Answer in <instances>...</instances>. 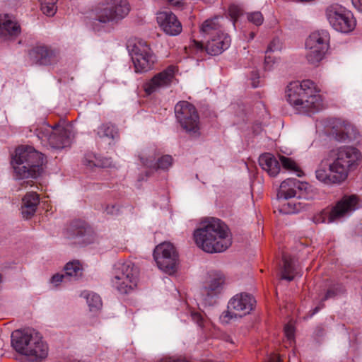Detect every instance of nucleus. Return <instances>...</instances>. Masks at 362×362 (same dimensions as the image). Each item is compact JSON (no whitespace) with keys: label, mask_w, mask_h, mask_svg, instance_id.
<instances>
[{"label":"nucleus","mask_w":362,"mask_h":362,"mask_svg":"<svg viewBox=\"0 0 362 362\" xmlns=\"http://www.w3.org/2000/svg\"><path fill=\"white\" fill-rule=\"evenodd\" d=\"M326 16L330 25L337 31L348 33L356 25L353 14L339 4H332L326 9Z\"/></svg>","instance_id":"obj_11"},{"label":"nucleus","mask_w":362,"mask_h":362,"mask_svg":"<svg viewBox=\"0 0 362 362\" xmlns=\"http://www.w3.org/2000/svg\"><path fill=\"white\" fill-rule=\"evenodd\" d=\"M21 32L20 25L8 15L0 16V36L5 38L16 37Z\"/></svg>","instance_id":"obj_26"},{"label":"nucleus","mask_w":362,"mask_h":362,"mask_svg":"<svg viewBox=\"0 0 362 362\" xmlns=\"http://www.w3.org/2000/svg\"><path fill=\"white\" fill-rule=\"evenodd\" d=\"M168 1L171 5L177 6L182 2V0H168Z\"/></svg>","instance_id":"obj_49"},{"label":"nucleus","mask_w":362,"mask_h":362,"mask_svg":"<svg viewBox=\"0 0 362 362\" xmlns=\"http://www.w3.org/2000/svg\"><path fill=\"white\" fill-rule=\"evenodd\" d=\"M358 198L355 195L344 196L330 212H322L313 218L315 223H325L327 221L331 223L342 217L349 215L357 208Z\"/></svg>","instance_id":"obj_14"},{"label":"nucleus","mask_w":362,"mask_h":362,"mask_svg":"<svg viewBox=\"0 0 362 362\" xmlns=\"http://www.w3.org/2000/svg\"><path fill=\"white\" fill-rule=\"evenodd\" d=\"M230 41V37L227 33L213 35L212 37L207 39L205 49L209 54L218 55L229 47Z\"/></svg>","instance_id":"obj_22"},{"label":"nucleus","mask_w":362,"mask_h":362,"mask_svg":"<svg viewBox=\"0 0 362 362\" xmlns=\"http://www.w3.org/2000/svg\"><path fill=\"white\" fill-rule=\"evenodd\" d=\"M177 122L190 135H199V116L196 107L187 101H180L175 107Z\"/></svg>","instance_id":"obj_10"},{"label":"nucleus","mask_w":362,"mask_h":362,"mask_svg":"<svg viewBox=\"0 0 362 362\" xmlns=\"http://www.w3.org/2000/svg\"><path fill=\"white\" fill-rule=\"evenodd\" d=\"M331 135L338 141H350L356 137V130L349 122L337 119L333 123Z\"/></svg>","instance_id":"obj_19"},{"label":"nucleus","mask_w":362,"mask_h":362,"mask_svg":"<svg viewBox=\"0 0 362 362\" xmlns=\"http://www.w3.org/2000/svg\"><path fill=\"white\" fill-rule=\"evenodd\" d=\"M274 63L273 59L270 57V56H266L264 59V65L265 69H270L272 64Z\"/></svg>","instance_id":"obj_46"},{"label":"nucleus","mask_w":362,"mask_h":362,"mask_svg":"<svg viewBox=\"0 0 362 362\" xmlns=\"http://www.w3.org/2000/svg\"><path fill=\"white\" fill-rule=\"evenodd\" d=\"M139 271L131 261L117 262L113 269L112 283L121 293H128L134 290L138 284Z\"/></svg>","instance_id":"obj_7"},{"label":"nucleus","mask_w":362,"mask_h":362,"mask_svg":"<svg viewBox=\"0 0 362 362\" xmlns=\"http://www.w3.org/2000/svg\"><path fill=\"white\" fill-rule=\"evenodd\" d=\"M157 22L162 30L168 35L175 36L182 32L181 23L177 16L170 11H162L157 13Z\"/></svg>","instance_id":"obj_18"},{"label":"nucleus","mask_w":362,"mask_h":362,"mask_svg":"<svg viewBox=\"0 0 362 362\" xmlns=\"http://www.w3.org/2000/svg\"><path fill=\"white\" fill-rule=\"evenodd\" d=\"M351 1H352L354 6L357 10L362 12V0H351Z\"/></svg>","instance_id":"obj_45"},{"label":"nucleus","mask_w":362,"mask_h":362,"mask_svg":"<svg viewBox=\"0 0 362 362\" xmlns=\"http://www.w3.org/2000/svg\"><path fill=\"white\" fill-rule=\"evenodd\" d=\"M226 285V277L220 272H211L201 289V298L206 305H211L213 299L220 295Z\"/></svg>","instance_id":"obj_16"},{"label":"nucleus","mask_w":362,"mask_h":362,"mask_svg":"<svg viewBox=\"0 0 362 362\" xmlns=\"http://www.w3.org/2000/svg\"><path fill=\"white\" fill-rule=\"evenodd\" d=\"M129 11L127 0H110L98 12L97 19L103 23L117 22L127 16Z\"/></svg>","instance_id":"obj_15"},{"label":"nucleus","mask_w":362,"mask_h":362,"mask_svg":"<svg viewBox=\"0 0 362 362\" xmlns=\"http://www.w3.org/2000/svg\"><path fill=\"white\" fill-rule=\"evenodd\" d=\"M43 154L29 146H21L15 151L12 158L16 179L36 178L42 172Z\"/></svg>","instance_id":"obj_3"},{"label":"nucleus","mask_w":362,"mask_h":362,"mask_svg":"<svg viewBox=\"0 0 362 362\" xmlns=\"http://www.w3.org/2000/svg\"><path fill=\"white\" fill-rule=\"evenodd\" d=\"M67 278L64 274H56L52 276L50 282L55 286H57L62 281H67Z\"/></svg>","instance_id":"obj_41"},{"label":"nucleus","mask_w":362,"mask_h":362,"mask_svg":"<svg viewBox=\"0 0 362 362\" xmlns=\"http://www.w3.org/2000/svg\"><path fill=\"white\" fill-rule=\"evenodd\" d=\"M227 341H230V343H233L232 339L229 337H228Z\"/></svg>","instance_id":"obj_50"},{"label":"nucleus","mask_w":362,"mask_h":362,"mask_svg":"<svg viewBox=\"0 0 362 362\" xmlns=\"http://www.w3.org/2000/svg\"><path fill=\"white\" fill-rule=\"evenodd\" d=\"M281 359L280 356L277 354H272L269 356L268 362H281Z\"/></svg>","instance_id":"obj_48"},{"label":"nucleus","mask_w":362,"mask_h":362,"mask_svg":"<svg viewBox=\"0 0 362 362\" xmlns=\"http://www.w3.org/2000/svg\"><path fill=\"white\" fill-rule=\"evenodd\" d=\"M129 53L136 73H145L153 69L156 57L145 41L135 42Z\"/></svg>","instance_id":"obj_12"},{"label":"nucleus","mask_w":362,"mask_h":362,"mask_svg":"<svg viewBox=\"0 0 362 362\" xmlns=\"http://www.w3.org/2000/svg\"><path fill=\"white\" fill-rule=\"evenodd\" d=\"M336 170L333 168L332 163L329 165V172L325 169H317L315 171L316 178L321 182L327 185L341 184L343 182L339 174L335 173Z\"/></svg>","instance_id":"obj_29"},{"label":"nucleus","mask_w":362,"mask_h":362,"mask_svg":"<svg viewBox=\"0 0 362 362\" xmlns=\"http://www.w3.org/2000/svg\"><path fill=\"white\" fill-rule=\"evenodd\" d=\"M140 160L144 166L153 170H168L173 164V158L169 155L160 157L156 162V157L153 155L142 153L139 156Z\"/></svg>","instance_id":"obj_24"},{"label":"nucleus","mask_w":362,"mask_h":362,"mask_svg":"<svg viewBox=\"0 0 362 362\" xmlns=\"http://www.w3.org/2000/svg\"><path fill=\"white\" fill-rule=\"evenodd\" d=\"M228 14L231 18L232 25L235 28V23L238 18L243 14L241 8L237 5H230L228 8Z\"/></svg>","instance_id":"obj_38"},{"label":"nucleus","mask_w":362,"mask_h":362,"mask_svg":"<svg viewBox=\"0 0 362 362\" xmlns=\"http://www.w3.org/2000/svg\"><path fill=\"white\" fill-rule=\"evenodd\" d=\"M261 168L267 171L270 176H276L280 171L279 160L271 153H264L259 158Z\"/></svg>","instance_id":"obj_27"},{"label":"nucleus","mask_w":362,"mask_h":362,"mask_svg":"<svg viewBox=\"0 0 362 362\" xmlns=\"http://www.w3.org/2000/svg\"><path fill=\"white\" fill-rule=\"evenodd\" d=\"M344 291V287L341 285L334 286L333 287L329 288L327 291L326 292L325 296L322 298V302L320 303V305L315 307L311 315H313L316 314L322 308L324 307L323 302L329 299L334 298L337 295L342 293Z\"/></svg>","instance_id":"obj_33"},{"label":"nucleus","mask_w":362,"mask_h":362,"mask_svg":"<svg viewBox=\"0 0 362 362\" xmlns=\"http://www.w3.org/2000/svg\"><path fill=\"white\" fill-rule=\"evenodd\" d=\"M149 175H149V173H148V172H147V173H146V176H149Z\"/></svg>","instance_id":"obj_53"},{"label":"nucleus","mask_w":362,"mask_h":362,"mask_svg":"<svg viewBox=\"0 0 362 362\" xmlns=\"http://www.w3.org/2000/svg\"><path fill=\"white\" fill-rule=\"evenodd\" d=\"M329 34L327 30L313 32L305 41L306 59L309 64L317 65L322 60L329 48Z\"/></svg>","instance_id":"obj_8"},{"label":"nucleus","mask_w":362,"mask_h":362,"mask_svg":"<svg viewBox=\"0 0 362 362\" xmlns=\"http://www.w3.org/2000/svg\"><path fill=\"white\" fill-rule=\"evenodd\" d=\"M259 78V75L257 73H254L252 74V86L254 87V88H257L258 86H259V81H257Z\"/></svg>","instance_id":"obj_47"},{"label":"nucleus","mask_w":362,"mask_h":362,"mask_svg":"<svg viewBox=\"0 0 362 362\" xmlns=\"http://www.w3.org/2000/svg\"><path fill=\"white\" fill-rule=\"evenodd\" d=\"M281 42L279 38H274L268 45L266 54L269 52H274L281 49Z\"/></svg>","instance_id":"obj_40"},{"label":"nucleus","mask_w":362,"mask_h":362,"mask_svg":"<svg viewBox=\"0 0 362 362\" xmlns=\"http://www.w3.org/2000/svg\"><path fill=\"white\" fill-rule=\"evenodd\" d=\"M37 131V136L42 142H47L51 148L56 149L69 146L75 136L71 126L59 123L52 126L45 124Z\"/></svg>","instance_id":"obj_5"},{"label":"nucleus","mask_w":362,"mask_h":362,"mask_svg":"<svg viewBox=\"0 0 362 362\" xmlns=\"http://www.w3.org/2000/svg\"><path fill=\"white\" fill-rule=\"evenodd\" d=\"M77 235H83V232H82L81 230H80V231L77 233Z\"/></svg>","instance_id":"obj_52"},{"label":"nucleus","mask_w":362,"mask_h":362,"mask_svg":"<svg viewBox=\"0 0 362 362\" xmlns=\"http://www.w3.org/2000/svg\"><path fill=\"white\" fill-rule=\"evenodd\" d=\"M153 258L158 267L164 272L172 274L176 272L178 254L170 243L164 242L156 247Z\"/></svg>","instance_id":"obj_13"},{"label":"nucleus","mask_w":362,"mask_h":362,"mask_svg":"<svg viewBox=\"0 0 362 362\" xmlns=\"http://www.w3.org/2000/svg\"><path fill=\"white\" fill-rule=\"evenodd\" d=\"M197 245L208 253L222 252L232 244L228 227L220 219L210 218L194 232Z\"/></svg>","instance_id":"obj_1"},{"label":"nucleus","mask_w":362,"mask_h":362,"mask_svg":"<svg viewBox=\"0 0 362 362\" xmlns=\"http://www.w3.org/2000/svg\"><path fill=\"white\" fill-rule=\"evenodd\" d=\"M301 203L295 200L288 202L286 204H282L280 211L284 214H296L300 211Z\"/></svg>","instance_id":"obj_37"},{"label":"nucleus","mask_w":362,"mask_h":362,"mask_svg":"<svg viewBox=\"0 0 362 362\" xmlns=\"http://www.w3.org/2000/svg\"><path fill=\"white\" fill-rule=\"evenodd\" d=\"M283 262L284 265L281 271V278L291 281L294 279L296 274L293 260L291 257L284 256Z\"/></svg>","instance_id":"obj_31"},{"label":"nucleus","mask_w":362,"mask_h":362,"mask_svg":"<svg viewBox=\"0 0 362 362\" xmlns=\"http://www.w3.org/2000/svg\"><path fill=\"white\" fill-rule=\"evenodd\" d=\"M255 304L254 298L246 293L235 295L228 303V309L220 316L222 323L228 324L232 319L243 317L249 314Z\"/></svg>","instance_id":"obj_9"},{"label":"nucleus","mask_w":362,"mask_h":362,"mask_svg":"<svg viewBox=\"0 0 362 362\" xmlns=\"http://www.w3.org/2000/svg\"><path fill=\"white\" fill-rule=\"evenodd\" d=\"M175 71L176 67L171 65L156 74L151 79L144 83V89L146 93L151 95L170 86L175 78Z\"/></svg>","instance_id":"obj_17"},{"label":"nucleus","mask_w":362,"mask_h":362,"mask_svg":"<svg viewBox=\"0 0 362 362\" xmlns=\"http://www.w3.org/2000/svg\"><path fill=\"white\" fill-rule=\"evenodd\" d=\"M82 295L86 299L90 310H98L102 307L101 298L97 293L84 292Z\"/></svg>","instance_id":"obj_34"},{"label":"nucleus","mask_w":362,"mask_h":362,"mask_svg":"<svg viewBox=\"0 0 362 362\" xmlns=\"http://www.w3.org/2000/svg\"><path fill=\"white\" fill-rule=\"evenodd\" d=\"M335 156L331 163L342 181H345L350 172L355 170L360 165L362 154L360 151L353 146H343L332 151Z\"/></svg>","instance_id":"obj_6"},{"label":"nucleus","mask_w":362,"mask_h":362,"mask_svg":"<svg viewBox=\"0 0 362 362\" xmlns=\"http://www.w3.org/2000/svg\"><path fill=\"white\" fill-rule=\"evenodd\" d=\"M279 160L281 161V163L284 168L296 173L298 177H300L302 175V171L300 170L298 165L296 163V162L291 158H288L284 156H280Z\"/></svg>","instance_id":"obj_36"},{"label":"nucleus","mask_w":362,"mask_h":362,"mask_svg":"<svg viewBox=\"0 0 362 362\" xmlns=\"http://www.w3.org/2000/svg\"><path fill=\"white\" fill-rule=\"evenodd\" d=\"M247 20L257 26L261 25L264 22V17L261 12L255 11L247 14Z\"/></svg>","instance_id":"obj_39"},{"label":"nucleus","mask_w":362,"mask_h":362,"mask_svg":"<svg viewBox=\"0 0 362 362\" xmlns=\"http://www.w3.org/2000/svg\"><path fill=\"white\" fill-rule=\"evenodd\" d=\"M82 162L83 165L89 170H93L95 168H108L112 163L110 158H102L93 152L86 153Z\"/></svg>","instance_id":"obj_28"},{"label":"nucleus","mask_w":362,"mask_h":362,"mask_svg":"<svg viewBox=\"0 0 362 362\" xmlns=\"http://www.w3.org/2000/svg\"><path fill=\"white\" fill-rule=\"evenodd\" d=\"M97 135L100 138H106L111 141H115L119 137L118 129L110 122L100 125L97 129Z\"/></svg>","instance_id":"obj_30"},{"label":"nucleus","mask_w":362,"mask_h":362,"mask_svg":"<svg viewBox=\"0 0 362 362\" xmlns=\"http://www.w3.org/2000/svg\"><path fill=\"white\" fill-rule=\"evenodd\" d=\"M307 185L306 182H301L295 178L286 179L281 183L277 197L284 200L295 197L297 195V191L305 189Z\"/></svg>","instance_id":"obj_21"},{"label":"nucleus","mask_w":362,"mask_h":362,"mask_svg":"<svg viewBox=\"0 0 362 362\" xmlns=\"http://www.w3.org/2000/svg\"><path fill=\"white\" fill-rule=\"evenodd\" d=\"M288 102L300 113L318 111L322 106V98L315 85L310 80L291 82L286 88Z\"/></svg>","instance_id":"obj_2"},{"label":"nucleus","mask_w":362,"mask_h":362,"mask_svg":"<svg viewBox=\"0 0 362 362\" xmlns=\"http://www.w3.org/2000/svg\"><path fill=\"white\" fill-rule=\"evenodd\" d=\"M11 344L14 349L31 361H40L47 357L48 346L41 334L35 329L16 330L12 333Z\"/></svg>","instance_id":"obj_4"},{"label":"nucleus","mask_w":362,"mask_h":362,"mask_svg":"<svg viewBox=\"0 0 362 362\" xmlns=\"http://www.w3.org/2000/svg\"><path fill=\"white\" fill-rule=\"evenodd\" d=\"M58 0H41V11L47 16H54L57 11V2Z\"/></svg>","instance_id":"obj_35"},{"label":"nucleus","mask_w":362,"mask_h":362,"mask_svg":"<svg viewBox=\"0 0 362 362\" xmlns=\"http://www.w3.org/2000/svg\"><path fill=\"white\" fill-rule=\"evenodd\" d=\"M191 317L193 321H194L199 327L203 326V317L202 315L198 313V312H192L191 313Z\"/></svg>","instance_id":"obj_42"},{"label":"nucleus","mask_w":362,"mask_h":362,"mask_svg":"<svg viewBox=\"0 0 362 362\" xmlns=\"http://www.w3.org/2000/svg\"><path fill=\"white\" fill-rule=\"evenodd\" d=\"M250 35H251V38H252H252H254L255 34H254L253 33H250Z\"/></svg>","instance_id":"obj_51"},{"label":"nucleus","mask_w":362,"mask_h":362,"mask_svg":"<svg viewBox=\"0 0 362 362\" xmlns=\"http://www.w3.org/2000/svg\"><path fill=\"white\" fill-rule=\"evenodd\" d=\"M64 276L68 281L76 279L81 275V268L78 262H68L64 267Z\"/></svg>","instance_id":"obj_32"},{"label":"nucleus","mask_w":362,"mask_h":362,"mask_svg":"<svg viewBox=\"0 0 362 362\" xmlns=\"http://www.w3.org/2000/svg\"><path fill=\"white\" fill-rule=\"evenodd\" d=\"M40 203L39 195L34 192H28L22 199L21 214L24 218H30L36 212Z\"/></svg>","instance_id":"obj_25"},{"label":"nucleus","mask_w":362,"mask_h":362,"mask_svg":"<svg viewBox=\"0 0 362 362\" xmlns=\"http://www.w3.org/2000/svg\"><path fill=\"white\" fill-rule=\"evenodd\" d=\"M190 46L197 50H203L204 48L203 44L195 40L192 41Z\"/></svg>","instance_id":"obj_44"},{"label":"nucleus","mask_w":362,"mask_h":362,"mask_svg":"<svg viewBox=\"0 0 362 362\" xmlns=\"http://www.w3.org/2000/svg\"><path fill=\"white\" fill-rule=\"evenodd\" d=\"M284 334L288 340H292L294 337V327L291 325H286L284 327Z\"/></svg>","instance_id":"obj_43"},{"label":"nucleus","mask_w":362,"mask_h":362,"mask_svg":"<svg viewBox=\"0 0 362 362\" xmlns=\"http://www.w3.org/2000/svg\"><path fill=\"white\" fill-rule=\"evenodd\" d=\"M54 52L45 46H37L29 52V57L33 64L49 65L55 60Z\"/></svg>","instance_id":"obj_23"},{"label":"nucleus","mask_w":362,"mask_h":362,"mask_svg":"<svg viewBox=\"0 0 362 362\" xmlns=\"http://www.w3.org/2000/svg\"><path fill=\"white\" fill-rule=\"evenodd\" d=\"M230 21L222 16H215L213 18L206 20L201 26L202 33L208 39L213 35L225 34L224 28Z\"/></svg>","instance_id":"obj_20"}]
</instances>
